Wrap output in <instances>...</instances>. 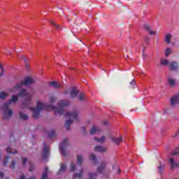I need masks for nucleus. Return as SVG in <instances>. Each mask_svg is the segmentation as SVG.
<instances>
[{
	"instance_id": "1",
	"label": "nucleus",
	"mask_w": 179,
	"mask_h": 179,
	"mask_svg": "<svg viewBox=\"0 0 179 179\" xmlns=\"http://www.w3.org/2000/svg\"><path fill=\"white\" fill-rule=\"evenodd\" d=\"M69 106V101H60L57 103V107L56 108L52 104L45 105L40 101H37L36 108H29V110L32 111L33 117L35 120H37L38 117H40V111L42 110H45L46 111H50V110H52L55 111V114H59V115H62L64 114V111H65L64 107H68Z\"/></svg>"
},
{
	"instance_id": "2",
	"label": "nucleus",
	"mask_w": 179,
	"mask_h": 179,
	"mask_svg": "<svg viewBox=\"0 0 179 179\" xmlns=\"http://www.w3.org/2000/svg\"><path fill=\"white\" fill-rule=\"evenodd\" d=\"M17 100V96L13 95L11 99L3 105L2 108L4 111L3 114V118L8 120V118H10L13 115V110L9 108V106L12 104V103H16Z\"/></svg>"
},
{
	"instance_id": "3",
	"label": "nucleus",
	"mask_w": 179,
	"mask_h": 179,
	"mask_svg": "<svg viewBox=\"0 0 179 179\" xmlns=\"http://www.w3.org/2000/svg\"><path fill=\"white\" fill-rule=\"evenodd\" d=\"M20 97H27L26 100L22 103V108H26L31 104V95L27 93V90L22 89L19 93Z\"/></svg>"
},
{
	"instance_id": "4",
	"label": "nucleus",
	"mask_w": 179,
	"mask_h": 179,
	"mask_svg": "<svg viewBox=\"0 0 179 179\" xmlns=\"http://www.w3.org/2000/svg\"><path fill=\"white\" fill-rule=\"evenodd\" d=\"M31 83H34V80L31 77H27L24 80H22L20 83H17L13 89L10 90V92H15L17 89H20L22 86L31 85Z\"/></svg>"
},
{
	"instance_id": "5",
	"label": "nucleus",
	"mask_w": 179,
	"mask_h": 179,
	"mask_svg": "<svg viewBox=\"0 0 179 179\" xmlns=\"http://www.w3.org/2000/svg\"><path fill=\"white\" fill-rule=\"evenodd\" d=\"M68 145H69L68 138H65L59 145L60 152L62 156H64V157L66 156V149H68Z\"/></svg>"
},
{
	"instance_id": "6",
	"label": "nucleus",
	"mask_w": 179,
	"mask_h": 179,
	"mask_svg": "<svg viewBox=\"0 0 179 179\" xmlns=\"http://www.w3.org/2000/svg\"><path fill=\"white\" fill-rule=\"evenodd\" d=\"M43 151L42 152V157L43 160H45L48 156H50V148H48V146H47V144L43 143Z\"/></svg>"
},
{
	"instance_id": "7",
	"label": "nucleus",
	"mask_w": 179,
	"mask_h": 179,
	"mask_svg": "<svg viewBox=\"0 0 179 179\" xmlns=\"http://www.w3.org/2000/svg\"><path fill=\"white\" fill-rule=\"evenodd\" d=\"M64 117H70V118H74L77 120V121H79L78 119V111L73 110L72 112H67L66 115H64Z\"/></svg>"
},
{
	"instance_id": "8",
	"label": "nucleus",
	"mask_w": 179,
	"mask_h": 179,
	"mask_svg": "<svg viewBox=\"0 0 179 179\" xmlns=\"http://www.w3.org/2000/svg\"><path fill=\"white\" fill-rule=\"evenodd\" d=\"M78 94H79V90H78L76 87H73L70 92L71 99H75Z\"/></svg>"
},
{
	"instance_id": "9",
	"label": "nucleus",
	"mask_w": 179,
	"mask_h": 179,
	"mask_svg": "<svg viewBox=\"0 0 179 179\" xmlns=\"http://www.w3.org/2000/svg\"><path fill=\"white\" fill-rule=\"evenodd\" d=\"M111 141L113 143L118 145L122 142V136H120L119 138L113 136L111 138Z\"/></svg>"
},
{
	"instance_id": "10",
	"label": "nucleus",
	"mask_w": 179,
	"mask_h": 179,
	"mask_svg": "<svg viewBox=\"0 0 179 179\" xmlns=\"http://www.w3.org/2000/svg\"><path fill=\"white\" fill-rule=\"evenodd\" d=\"M178 63L177 62H173L170 64V69L171 71H178Z\"/></svg>"
},
{
	"instance_id": "11",
	"label": "nucleus",
	"mask_w": 179,
	"mask_h": 179,
	"mask_svg": "<svg viewBox=\"0 0 179 179\" xmlns=\"http://www.w3.org/2000/svg\"><path fill=\"white\" fill-rule=\"evenodd\" d=\"M144 29H145V30L148 31V33H149V34H150V36L156 35V32H155L153 30H152V29L150 28V25L144 24Z\"/></svg>"
},
{
	"instance_id": "12",
	"label": "nucleus",
	"mask_w": 179,
	"mask_h": 179,
	"mask_svg": "<svg viewBox=\"0 0 179 179\" xmlns=\"http://www.w3.org/2000/svg\"><path fill=\"white\" fill-rule=\"evenodd\" d=\"M49 86H52L54 89H61L62 85L59 83H57V81H52L49 83Z\"/></svg>"
},
{
	"instance_id": "13",
	"label": "nucleus",
	"mask_w": 179,
	"mask_h": 179,
	"mask_svg": "<svg viewBox=\"0 0 179 179\" xmlns=\"http://www.w3.org/2000/svg\"><path fill=\"white\" fill-rule=\"evenodd\" d=\"M106 162H101L97 168L98 173H103L106 169Z\"/></svg>"
},
{
	"instance_id": "14",
	"label": "nucleus",
	"mask_w": 179,
	"mask_h": 179,
	"mask_svg": "<svg viewBox=\"0 0 179 179\" xmlns=\"http://www.w3.org/2000/svg\"><path fill=\"white\" fill-rule=\"evenodd\" d=\"M101 130L95 126H93L92 128L90 130L91 135H94V134H100Z\"/></svg>"
},
{
	"instance_id": "15",
	"label": "nucleus",
	"mask_w": 179,
	"mask_h": 179,
	"mask_svg": "<svg viewBox=\"0 0 179 179\" xmlns=\"http://www.w3.org/2000/svg\"><path fill=\"white\" fill-rule=\"evenodd\" d=\"M106 149L103 148L102 146L100 145H96L94 148V151L95 152H99V153H104L106 152Z\"/></svg>"
},
{
	"instance_id": "16",
	"label": "nucleus",
	"mask_w": 179,
	"mask_h": 179,
	"mask_svg": "<svg viewBox=\"0 0 179 179\" xmlns=\"http://www.w3.org/2000/svg\"><path fill=\"white\" fill-rule=\"evenodd\" d=\"M170 164L171 170H173V169H176V167H179V164H177L173 158L170 159Z\"/></svg>"
},
{
	"instance_id": "17",
	"label": "nucleus",
	"mask_w": 179,
	"mask_h": 179,
	"mask_svg": "<svg viewBox=\"0 0 179 179\" xmlns=\"http://www.w3.org/2000/svg\"><path fill=\"white\" fill-rule=\"evenodd\" d=\"M94 139L96 142H98V143L103 144L104 142H106V136H102L101 138H99L97 137H94Z\"/></svg>"
},
{
	"instance_id": "18",
	"label": "nucleus",
	"mask_w": 179,
	"mask_h": 179,
	"mask_svg": "<svg viewBox=\"0 0 179 179\" xmlns=\"http://www.w3.org/2000/svg\"><path fill=\"white\" fill-rule=\"evenodd\" d=\"M71 124H73V120L69 119L66 121L65 125L67 131H69V129H71L70 127Z\"/></svg>"
},
{
	"instance_id": "19",
	"label": "nucleus",
	"mask_w": 179,
	"mask_h": 179,
	"mask_svg": "<svg viewBox=\"0 0 179 179\" xmlns=\"http://www.w3.org/2000/svg\"><path fill=\"white\" fill-rule=\"evenodd\" d=\"M66 170V165L65 164H60V169L57 171V174H61L64 171Z\"/></svg>"
},
{
	"instance_id": "20",
	"label": "nucleus",
	"mask_w": 179,
	"mask_h": 179,
	"mask_svg": "<svg viewBox=\"0 0 179 179\" xmlns=\"http://www.w3.org/2000/svg\"><path fill=\"white\" fill-rule=\"evenodd\" d=\"M168 83L170 87H176V80L168 78Z\"/></svg>"
},
{
	"instance_id": "21",
	"label": "nucleus",
	"mask_w": 179,
	"mask_h": 179,
	"mask_svg": "<svg viewBox=\"0 0 179 179\" xmlns=\"http://www.w3.org/2000/svg\"><path fill=\"white\" fill-rule=\"evenodd\" d=\"M50 23L53 26V27L56 29V30H59V29H61V25L57 24L55 21L51 20Z\"/></svg>"
},
{
	"instance_id": "22",
	"label": "nucleus",
	"mask_w": 179,
	"mask_h": 179,
	"mask_svg": "<svg viewBox=\"0 0 179 179\" xmlns=\"http://www.w3.org/2000/svg\"><path fill=\"white\" fill-rule=\"evenodd\" d=\"M48 176V166L45 167L43 173L42 175L41 179L47 178Z\"/></svg>"
},
{
	"instance_id": "23",
	"label": "nucleus",
	"mask_w": 179,
	"mask_h": 179,
	"mask_svg": "<svg viewBox=\"0 0 179 179\" xmlns=\"http://www.w3.org/2000/svg\"><path fill=\"white\" fill-rule=\"evenodd\" d=\"M83 174V169L80 170L79 173H75L73 176V179H75V178H82Z\"/></svg>"
},
{
	"instance_id": "24",
	"label": "nucleus",
	"mask_w": 179,
	"mask_h": 179,
	"mask_svg": "<svg viewBox=\"0 0 179 179\" xmlns=\"http://www.w3.org/2000/svg\"><path fill=\"white\" fill-rule=\"evenodd\" d=\"M83 162V157L82 155L77 156V164L78 166H82V163Z\"/></svg>"
},
{
	"instance_id": "25",
	"label": "nucleus",
	"mask_w": 179,
	"mask_h": 179,
	"mask_svg": "<svg viewBox=\"0 0 179 179\" xmlns=\"http://www.w3.org/2000/svg\"><path fill=\"white\" fill-rule=\"evenodd\" d=\"M166 167V166L164 164H159L158 166V171L159 173V174H162L163 171H164V168Z\"/></svg>"
},
{
	"instance_id": "26",
	"label": "nucleus",
	"mask_w": 179,
	"mask_h": 179,
	"mask_svg": "<svg viewBox=\"0 0 179 179\" xmlns=\"http://www.w3.org/2000/svg\"><path fill=\"white\" fill-rule=\"evenodd\" d=\"M48 136L50 138H55V136H57V134H55V130H52V131H49L48 134Z\"/></svg>"
},
{
	"instance_id": "27",
	"label": "nucleus",
	"mask_w": 179,
	"mask_h": 179,
	"mask_svg": "<svg viewBox=\"0 0 179 179\" xmlns=\"http://www.w3.org/2000/svg\"><path fill=\"white\" fill-rule=\"evenodd\" d=\"M78 100L80 101H82L83 100H86V94L83 93V92H81L80 94H79V97H78Z\"/></svg>"
},
{
	"instance_id": "28",
	"label": "nucleus",
	"mask_w": 179,
	"mask_h": 179,
	"mask_svg": "<svg viewBox=\"0 0 179 179\" xmlns=\"http://www.w3.org/2000/svg\"><path fill=\"white\" fill-rule=\"evenodd\" d=\"M19 114H20V118L21 120H29V116L27 115L23 114L22 112H20Z\"/></svg>"
},
{
	"instance_id": "29",
	"label": "nucleus",
	"mask_w": 179,
	"mask_h": 179,
	"mask_svg": "<svg viewBox=\"0 0 179 179\" xmlns=\"http://www.w3.org/2000/svg\"><path fill=\"white\" fill-rule=\"evenodd\" d=\"M171 40V35L170 34H167L165 36V41L167 44H170Z\"/></svg>"
},
{
	"instance_id": "30",
	"label": "nucleus",
	"mask_w": 179,
	"mask_h": 179,
	"mask_svg": "<svg viewBox=\"0 0 179 179\" xmlns=\"http://www.w3.org/2000/svg\"><path fill=\"white\" fill-rule=\"evenodd\" d=\"M6 152H7V153H8L9 155H17V151H16V150L13 151V150H12V148H10V147H8V148L6 149Z\"/></svg>"
},
{
	"instance_id": "31",
	"label": "nucleus",
	"mask_w": 179,
	"mask_h": 179,
	"mask_svg": "<svg viewBox=\"0 0 179 179\" xmlns=\"http://www.w3.org/2000/svg\"><path fill=\"white\" fill-rule=\"evenodd\" d=\"M90 160H92V162H94V164H97V158L96 157V155L94 154H91Z\"/></svg>"
},
{
	"instance_id": "32",
	"label": "nucleus",
	"mask_w": 179,
	"mask_h": 179,
	"mask_svg": "<svg viewBox=\"0 0 179 179\" xmlns=\"http://www.w3.org/2000/svg\"><path fill=\"white\" fill-rule=\"evenodd\" d=\"M169 60L162 59L161 60V65H162L163 66H167V65H169Z\"/></svg>"
},
{
	"instance_id": "33",
	"label": "nucleus",
	"mask_w": 179,
	"mask_h": 179,
	"mask_svg": "<svg viewBox=\"0 0 179 179\" xmlns=\"http://www.w3.org/2000/svg\"><path fill=\"white\" fill-rule=\"evenodd\" d=\"M136 87V83H135V80H132L131 82H130L129 87L130 89H135Z\"/></svg>"
},
{
	"instance_id": "34",
	"label": "nucleus",
	"mask_w": 179,
	"mask_h": 179,
	"mask_svg": "<svg viewBox=\"0 0 179 179\" xmlns=\"http://www.w3.org/2000/svg\"><path fill=\"white\" fill-rule=\"evenodd\" d=\"M8 97V94L2 92H0V99L1 100H4L5 98Z\"/></svg>"
},
{
	"instance_id": "35",
	"label": "nucleus",
	"mask_w": 179,
	"mask_h": 179,
	"mask_svg": "<svg viewBox=\"0 0 179 179\" xmlns=\"http://www.w3.org/2000/svg\"><path fill=\"white\" fill-rule=\"evenodd\" d=\"M179 154V145L172 152L173 156H177Z\"/></svg>"
},
{
	"instance_id": "36",
	"label": "nucleus",
	"mask_w": 179,
	"mask_h": 179,
	"mask_svg": "<svg viewBox=\"0 0 179 179\" xmlns=\"http://www.w3.org/2000/svg\"><path fill=\"white\" fill-rule=\"evenodd\" d=\"M10 167L12 170H15V169L16 168V162L13 161L10 164Z\"/></svg>"
},
{
	"instance_id": "37",
	"label": "nucleus",
	"mask_w": 179,
	"mask_h": 179,
	"mask_svg": "<svg viewBox=\"0 0 179 179\" xmlns=\"http://www.w3.org/2000/svg\"><path fill=\"white\" fill-rule=\"evenodd\" d=\"M170 54H171V49H170V48H167L165 51V56L169 57Z\"/></svg>"
},
{
	"instance_id": "38",
	"label": "nucleus",
	"mask_w": 179,
	"mask_h": 179,
	"mask_svg": "<svg viewBox=\"0 0 179 179\" xmlns=\"http://www.w3.org/2000/svg\"><path fill=\"white\" fill-rule=\"evenodd\" d=\"M70 170L71 171H75V170H76V166L75 164H73V162H71Z\"/></svg>"
},
{
	"instance_id": "39",
	"label": "nucleus",
	"mask_w": 179,
	"mask_h": 179,
	"mask_svg": "<svg viewBox=\"0 0 179 179\" xmlns=\"http://www.w3.org/2000/svg\"><path fill=\"white\" fill-rule=\"evenodd\" d=\"M90 179H96L97 178V174L96 173H89Z\"/></svg>"
},
{
	"instance_id": "40",
	"label": "nucleus",
	"mask_w": 179,
	"mask_h": 179,
	"mask_svg": "<svg viewBox=\"0 0 179 179\" xmlns=\"http://www.w3.org/2000/svg\"><path fill=\"white\" fill-rule=\"evenodd\" d=\"M55 100H57V97L52 96L50 97V103L51 104H52V103H54V101H55Z\"/></svg>"
},
{
	"instance_id": "41",
	"label": "nucleus",
	"mask_w": 179,
	"mask_h": 179,
	"mask_svg": "<svg viewBox=\"0 0 179 179\" xmlns=\"http://www.w3.org/2000/svg\"><path fill=\"white\" fill-rule=\"evenodd\" d=\"M6 160L3 161V166H7L8 165V160L10 159V157H5Z\"/></svg>"
},
{
	"instance_id": "42",
	"label": "nucleus",
	"mask_w": 179,
	"mask_h": 179,
	"mask_svg": "<svg viewBox=\"0 0 179 179\" xmlns=\"http://www.w3.org/2000/svg\"><path fill=\"white\" fill-rule=\"evenodd\" d=\"M26 163H27V158H23L22 159V166L24 167L26 166Z\"/></svg>"
},
{
	"instance_id": "43",
	"label": "nucleus",
	"mask_w": 179,
	"mask_h": 179,
	"mask_svg": "<svg viewBox=\"0 0 179 179\" xmlns=\"http://www.w3.org/2000/svg\"><path fill=\"white\" fill-rule=\"evenodd\" d=\"M3 73H5V69H2L1 72L0 73V78H1V76H3Z\"/></svg>"
},
{
	"instance_id": "44",
	"label": "nucleus",
	"mask_w": 179,
	"mask_h": 179,
	"mask_svg": "<svg viewBox=\"0 0 179 179\" xmlns=\"http://www.w3.org/2000/svg\"><path fill=\"white\" fill-rule=\"evenodd\" d=\"M82 129H83V132L84 135H86V127H83Z\"/></svg>"
},
{
	"instance_id": "45",
	"label": "nucleus",
	"mask_w": 179,
	"mask_h": 179,
	"mask_svg": "<svg viewBox=\"0 0 179 179\" xmlns=\"http://www.w3.org/2000/svg\"><path fill=\"white\" fill-rule=\"evenodd\" d=\"M103 125H108V120H104Z\"/></svg>"
},
{
	"instance_id": "46",
	"label": "nucleus",
	"mask_w": 179,
	"mask_h": 179,
	"mask_svg": "<svg viewBox=\"0 0 179 179\" xmlns=\"http://www.w3.org/2000/svg\"><path fill=\"white\" fill-rule=\"evenodd\" d=\"M3 176H4L3 172H0V178H3Z\"/></svg>"
},
{
	"instance_id": "47",
	"label": "nucleus",
	"mask_w": 179,
	"mask_h": 179,
	"mask_svg": "<svg viewBox=\"0 0 179 179\" xmlns=\"http://www.w3.org/2000/svg\"><path fill=\"white\" fill-rule=\"evenodd\" d=\"M145 41L146 43H149V38L148 37L145 38Z\"/></svg>"
},
{
	"instance_id": "48",
	"label": "nucleus",
	"mask_w": 179,
	"mask_h": 179,
	"mask_svg": "<svg viewBox=\"0 0 179 179\" xmlns=\"http://www.w3.org/2000/svg\"><path fill=\"white\" fill-rule=\"evenodd\" d=\"M146 49V48L145 47H143V54H144L145 53V50Z\"/></svg>"
},
{
	"instance_id": "49",
	"label": "nucleus",
	"mask_w": 179,
	"mask_h": 179,
	"mask_svg": "<svg viewBox=\"0 0 179 179\" xmlns=\"http://www.w3.org/2000/svg\"><path fill=\"white\" fill-rule=\"evenodd\" d=\"M0 69H3V66H2V64L0 63Z\"/></svg>"
},
{
	"instance_id": "50",
	"label": "nucleus",
	"mask_w": 179,
	"mask_h": 179,
	"mask_svg": "<svg viewBox=\"0 0 179 179\" xmlns=\"http://www.w3.org/2000/svg\"><path fill=\"white\" fill-rule=\"evenodd\" d=\"M64 94H68V91H64Z\"/></svg>"
},
{
	"instance_id": "51",
	"label": "nucleus",
	"mask_w": 179,
	"mask_h": 179,
	"mask_svg": "<svg viewBox=\"0 0 179 179\" xmlns=\"http://www.w3.org/2000/svg\"><path fill=\"white\" fill-rule=\"evenodd\" d=\"M33 170V166H31L30 168H29V171H31Z\"/></svg>"
},
{
	"instance_id": "52",
	"label": "nucleus",
	"mask_w": 179,
	"mask_h": 179,
	"mask_svg": "<svg viewBox=\"0 0 179 179\" xmlns=\"http://www.w3.org/2000/svg\"><path fill=\"white\" fill-rule=\"evenodd\" d=\"M118 173H121V169H118Z\"/></svg>"
},
{
	"instance_id": "53",
	"label": "nucleus",
	"mask_w": 179,
	"mask_h": 179,
	"mask_svg": "<svg viewBox=\"0 0 179 179\" xmlns=\"http://www.w3.org/2000/svg\"><path fill=\"white\" fill-rule=\"evenodd\" d=\"M127 48H124V50H125V51H127Z\"/></svg>"
},
{
	"instance_id": "54",
	"label": "nucleus",
	"mask_w": 179,
	"mask_h": 179,
	"mask_svg": "<svg viewBox=\"0 0 179 179\" xmlns=\"http://www.w3.org/2000/svg\"><path fill=\"white\" fill-rule=\"evenodd\" d=\"M14 50H16V48H15V47H14Z\"/></svg>"
},
{
	"instance_id": "55",
	"label": "nucleus",
	"mask_w": 179,
	"mask_h": 179,
	"mask_svg": "<svg viewBox=\"0 0 179 179\" xmlns=\"http://www.w3.org/2000/svg\"><path fill=\"white\" fill-rule=\"evenodd\" d=\"M0 160H1V154H0Z\"/></svg>"
},
{
	"instance_id": "56",
	"label": "nucleus",
	"mask_w": 179,
	"mask_h": 179,
	"mask_svg": "<svg viewBox=\"0 0 179 179\" xmlns=\"http://www.w3.org/2000/svg\"><path fill=\"white\" fill-rule=\"evenodd\" d=\"M127 51H129V52L130 50H127Z\"/></svg>"
}]
</instances>
